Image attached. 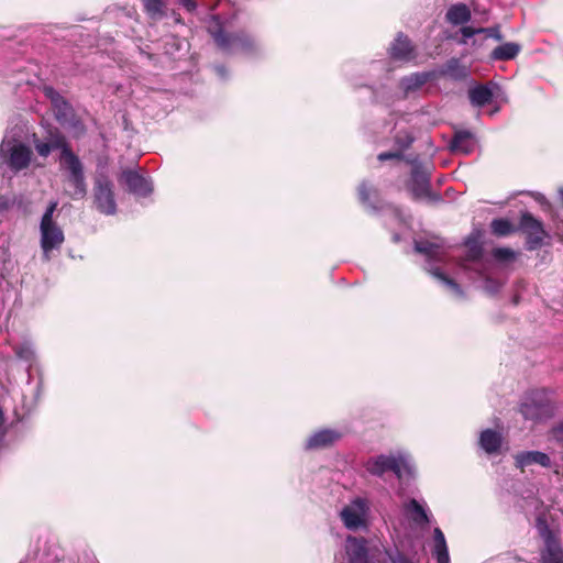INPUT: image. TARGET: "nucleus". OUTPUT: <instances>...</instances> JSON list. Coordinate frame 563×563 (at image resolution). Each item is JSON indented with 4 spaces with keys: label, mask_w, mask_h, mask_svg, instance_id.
Segmentation results:
<instances>
[{
    "label": "nucleus",
    "mask_w": 563,
    "mask_h": 563,
    "mask_svg": "<svg viewBox=\"0 0 563 563\" xmlns=\"http://www.w3.org/2000/svg\"><path fill=\"white\" fill-rule=\"evenodd\" d=\"M213 25L208 27V33L213 38L216 45L224 52L241 51L252 53L256 45L254 38L245 31L234 33L227 32L218 16H213Z\"/></svg>",
    "instance_id": "nucleus-1"
},
{
    "label": "nucleus",
    "mask_w": 563,
    "mask_h": 563,
    "mask_svg": "<svg viewBox=\"0 0 563 563\" xmlns=\"http://www.w3.org/2000/svg\"><path fill=\"white\" fill-rule=\"evenodd\" d=\"M526 420L541 421L553 417L555 411L551 393L545 389L532 390L519 407Z\"/></svg>",
    "instance_id": "nucleus-2"
},
{
    "label": "nucleus",
    "mask_w": 563,
    "mask_h": 563,
    "mask_svg": "<svg viewBox=\"0 0 563 563\" xmlns=\"http://www.w3.org/2000/svg\"><path fill=\"white\" fill-rule=\"evenodd\" d=\"M92 206L104 216H114L118 211L114 185L107 175L100 174L93 179Z\"/></svg>",
    "instance_id": "nucleus-3"
},
{
    "label": "nucleus",
    "mask_w": 563,
    "mask_h": 563,
    "mask_svg": "<svg viewBox=\"0 0 563 563\" xmlns=\"http://www.w3.org/2000/svg\"><path fill=\"white\" fill-rule=\"evenodd\" d=\"M57 208V202L52 201L47 206L40 224L41 247L46 257L55 250L59 249L65 241L64 232L53 220V214Z\"/></svg>",
    "instance_id": "nucleus-4"
},
{
    "label": "nucleus",
    "mask_w": 563,
    "mask_h": 563,
    "mask_svg": "<svg viewBox=\"0 0 563 563\" xmlns=\"http://www.w3.org/2000/svg\"><path fill=\"white\" fill-rule=\"evenodd\" d=\"M411 177L407 185L415 200L428 199L429 201L439 202L441 196L431 191L430 170L420 163L411 162Z\"/></svg>",
    "instance_id": "nucleus-5"
},
{
    "label": "nucleus",
    "mask_w": 563,
    "mask_h": 563,
    "mask_svg": "<svg viewBox=\"0 0 563 563\" xmlns=\"http://www.w3.org/2000/svg\"><path fill=\"white\" fill-rule=\"evenodd\" d=\"M60 166L68 170L66 178V194L74 200L85 198L87 195V184L84 173V165L78 156L60 163Z\"/></svg>",
    "instance_id": "nucleus-6"
},
{
    "label": "nucleus",
    "mask_w": 563,
    "mask_h": 563,
    "mask_svg": "<svg viewBox=\"0 0 563 563\" xmlns=\"http://www.w3.org/2000/svg\"><path fill=\"white\" fill-rule=\"evenodd\" d=\"M518 230L526 235V249L528 251L540 249L543 240L548 236L543 223L528 211L521 213Z\"/></svg>",
    "instance_id": "nucleus-7"
},
{
    "label": "nucleus",
    "mask_w": 563,
    "mask_h": 563,
    "mask_svg": "<svg viewBox=\"0 0 563 563\" xmlns=\"http://www.w3.org/2000/svg\"><path fill=\"white\" fill-rule=\"evenodd\" d=\"M406 461L401 454L385 455L380 454L368 459L364 466L366 471L374 476L383 477L386 472H393L398 478L402 477V467Z\"/></svg>",
    "instance_id": "nucleus-8"
},
{
    "label": "nucleus",
    "mask_w": 563,
    "mask_h": 563,
    "mask_svg": "<svg viewBox=\"0 0 563 563\" xmlns=\"http://www.w3.org/2000/svg\"><path fill=\"white\" fill-rule=\"evenodd\" d=\"M119 181L126 186V190L139 197H147L152 194L151 181L135 170H123Z\"/></svg>",
    "instance_id": "nucleus-9"
},
{
    "label": "nucleus",
    "mask_w": 563,
    "mask_h": 563,
    "mask_svg": "<svg viewBox=\"0 0 563 563\" xmlns=\"http://www.w3.org/2000/svg\"><path fill=\"white\" fill-rule=\"evenodd\" d=\"M31 158L32 151L23 143L11 145L8 150V155H3L4 163L15 173L27 168Z\"/></svg>",
    "instance_id": "nucleus-10"
},
{
    "label": "nucleus",
    "mask_w": 563,
    "mask_h": 563,
    "mask_svg": "<svg viewBox=\"0 0 563 563\" xmlns=\"http://www.w3.org/2000/svg\"><path fill=\"white\" fill-rule=\"evenodd\" d=\"M342 438V433L334 429H321L311 434L305 443L308 451L322 450L333 445Z\"/></svg>",
    "instance_id": "nucleus-11"
},
{
    "label": "nucleus",
    "mask_w": 563,
    "mask_h": 563,
    "mask_svg": "<svg viewBox=\"0 0 563 563\" xmlns=\"http://www.w3.org/2000/svg\"><path fill=\"white\" fill-rule=\"evenodd\" d=\"M494 89H498V86L493 81L471 87L467 92L470 102L476 108L490 104L495 97Z\"/></svg>",
    "instance_id": "nucleus-12"
},
{
    "label": "nucleus",
    "mask_w": 563,
    "mask_h": 563,
    "mask_svg": "<svg viewBox=\"0 0 563 563\" xmlns=\"http://www.w3.org/2000/svg\"><path fill=\"white\" fill-rule=\"evenodd\" d=\"M389 56L394 60L406 62L415 58V46L406 34L401 32L397 34L389 47Z\"/></svg>",
    "instance_id": "nucleus-13"
},
{
    "label": "nucleus",
    "mask_w": 563,
    "mask_h": 563,
    "mask_svg": "<svg viewBox=\"0 0 563 563\" xmlns=\"http://www.w3.org/2000/svg\"><path fill=\"white\" fill-rule=\"evenodd\" d=\"M46 141L54 147L55 150L60 151L59 162L63 163L70 157L77 156L73 150L70 144L68 143L66 136L58 128H49L46 132Z\"/></svg>",
    "instance_id": "nucleus-14"
},
{
    "label": "nucleus",
    "mask_w": 563,
    "mask_h": 563,
    "mask_svg": "<svg viewBox=\"0 0 563 563\" xmlns=\"http://www.w3.org/2000/svg\"><path fill=\"white\" fill-rule=\"evenodd\" d=\"M475 148V137L472 132L467 130L455 131L451 142L450 150L453 153L463 155L471 154Z\"/></svg>",
    "instance_id": "nucleus-15"
},
{
    "label": "nucleus",
    "mask_w": 563,
    "mask_h": 563,
    "mask_svg": "<svg viewBox=\"0 0 563 563\" xmlns=\"http://www.w3.org/2000/svg\"><path fill=\"white\" fill-rule=\"evenodd\" d=\"M515 464L516 467L523 471L525 467L532 464H539L543 467H549L551 465V460L548 454L540 451H523L515 455Z\"/></svg>",
    "instance_id": "nucleus-16"
},
{
    "label": "nucleus",
    "mask_w": 563,
    "mask_h": 563,
    "mask_svg": "<svg viewBox=\"0 0 563 563\" xmlns=\"http://www.w3.org/2000/svg\"><path fill=\"white\" fill-rule=\"evenodd\" d=\"M483 232L481 230H473L472 233L465 239L464 245L466 247V260L471 262H478L483 257L482 245Z\"/></svg>",
    "instance_id": "nucleus-17"
},
{
    "label": "nucleus",
    "mask_w": 563,
    "mask_h": 563,
    "mask_svg": "<svg viewBox=\"0 0 563 563\" xmlns=\"http://www.w3.org/2000/svg\"><path fill=\"white\" fill-rule=\"evenodd\" d=\"M479 446L487 454H495L499 452L503 443L501 434L493 429H486L481 432Z\"/></svg>",
    "instance_id": "nucleus-18"
},
{
    "label": "nucleus",
    "mask_w": 563,
    "mask_h": 563,
    "mask_svg": "<svg viewBox=\"0 0 563 563\" xmlns=\"http://www.w3.org/2000/svg\"><path fill=\"white\" fill-rule=\"evenodd\" d=\"M541 563H563V550L555 539L548 537L545 547L540 553Z\"/></svg>",
    "instance_id": "nucleus-19"
},
{
    "label": "nucleus",
    "mask_w": 563,
    "mask_h": 563,
    "mask_svg": "<svg viewBox=\"0 0 563 563\" xmlns=\"http://www.w3.org/2000/svg\"><path fill=\"white\" fill-rule=\"evenodd\" d=\"M471 18V10L465 3L452 4L445 13V20L453 25L467 23Z\"/></svg>",
    "instance_id": "nucleus-20"
},
{
    "label": "nucleus",
    "mask_w": 563,
    "mask_h": 563,
    "mask_svg": "<svg viewBox=\"0 0 563 563\" xmlns=\"http://www.w3.org/2000/svg\"><path fill=\"white\" fill-rule=\"evenodd\" d=\"M48 96L51 97L52 104L55 110V118L58 122H66L69 117L73 114V108L69 102L58 95L54 92L52 89L49 90Z\"/></svg>",
    "instance_id": "nucleus-21"
},
{
    "label": "nucleus",
    "mask_w": 563,
    "mask_h": 563,
    "mask_svg": "<svg viewBox=\"0 0 563 563\" xmlns=\"http://www.w3.org/2000/svg\"><path fill=\"white\" fill-rule=\"evenodd\" d=\"M404 510L406 516L416 525L422 526L429 523L426 509L415 498H411L404 505Z\"/></svg>",
    "instance_id": "nucleus-22"
},
{
    "label": "nucleus",
    "mask_w": 563,
    "mask_h": 563,
    "mask_svg": "<svg viewBox=\"0 0 563 563\" xmlns=\"http://www.w3.org/2000/svg\"><path fill=\"white\" fill-rule=\"evenodd\" d=\"M521 46L518 43L507 42L495 47L490 53L493 60H510L518 56Z\"/></svg>",
    "instance_id": "nucleus-23"
},
{
    "label": "nucleus",
    "mask_w": 563,
    "mask_h": 563,
    "mask_svg": "<svg viewBox=\"0 0 563 563\" xmlns=\"http://www.w3.org/2000/svg\"><path fill=\"white\" fill-rule=\"evenodd\" d=\"M143 11L153 21H159L166 15V0H141Z\"/></svg>",
    "instance_id": "nucleus-24"
},
{
    "label": "nucleus",
    "mask_w": 563,
    "mask_h": 563,
    "mask_svg": "<svg viewBox=\"0 0 563 563\" xmlns=\"http://www.w3.org/2000/svg\"><path fill=\"white\" fill-rule=\"evenodd\" d=\"M443 74L453 80H464L468 77L470 70L459 58H451L445 63Z\"/></svg>",
    "instance_id": "nucleus-25"
},
{
    "label": "nucleus",
    "mask_w": 563,
    "mask_h": 563,
    "mask_svg": "<svg viewBox=\"0 0 563 563\" xmlns=\"http://www.w3.org/2000/svg\"><path fill=\"white\" fill-rule=\"evenodd\" d=\"M490 230L495 236L503 238L515 233L518 228H516L508 219L497 218L490 222Z\"/></svg>",
    "instance_id": "nucleus-26"
},
{
    "label": "nucleus",
    "mask_w": 563,
    "mask_h": 563,
    "mask_svg": "<svg viewBox=\"0 0 563 563\" xmlns=\"http://www.w3.org/2000/svg\"><path fill=\"white\" fill-rule=\"evenodd\" d=\"M349 563H368L367 548L356 539H354L353 547L349 553Z\"/></svg>",
    "instance_id": "nucleus-27"
},
{
    "label": "nucleus",
    "mask_w": 563,
    "mask_h": 563,
    "mask_svg": "<svg viewBox=\"0 0 563 563\" xmlns=\"http://www.w3.org/2000/svg\"><path fill=\"white\" fill-rule=\"evenodd\" d=\"M416 252L428 256L429 258H435L439 255L440 246L429 241H416Z\"/></svg>",
    "instance_id": "nucleus-28"
},
{
    "label": "nucleus",
    "mask_w": 563,
    "mask_h": 563,
    "mask_svg": "<svg viewBox=\"0 0 563 563\" xmlns=\"http://www.w3.org/2000/svg\"><path fill=\"white\" fill-rule=\"evenodd\" d=\"M341 516L344 525L349 529H356L363 522L362 516L356 510L351 508H344Z\"/></svg>",
    "instance_id": "nucleus-29"
},
{
    "label": "nucleus",
    "mask_w": 563,
    "mask_h": 563,
    "mask_svg": "<svg viewBox=\"0 0 563 563\" xmlns=\"http://www.w3.org/2000/svg\"><path fill=\"white\" fill-rule=\"evenodd\" d=\"M376 194V188L367 180H363L357 187L358 199L363 203H368Z\"/></svg>",
    "instance_id": "nucleus-30"
},
{
    "label": "nucleus",
    "mask_w": 563,
    "mask_h": 563,
    "mask_svg": "<svg viewBox=\"0 0 563 563\" xmlns=\"http://www.w3.org/2000/svg\"><path fill=\"white\" fill-rule=\"evenodd\" d=\"M413 141L415 137L407 131H399L394 137V142L398 146V151H401V153L409 148Z\"/></svg>",
    "instance_id": "nucleus-31"
},
{
    "label": "nucleus",
    "mask_w": 563,
    "mask_h": 563,
    "mask_svg": "<svg viewBox=\"0 0 563 563\" xmlns=\"http://www.w3.org/2000/svg\"><path fill=\"white\" fill-rule=\"evenodd\" d=\"M492 254L498 262H509L515 258V252L508 247H496L493 250Z\"/></svg>",
    "instance_id": "nucleus-32"
},
{
    "label": "nucleus",
    "mask_w": 563,
    "mask_h": 563,
    "mask_svg": "<svg viewBox=\"0 0 563 563\" xmlns=\"http://www.w3.org/2000/svg\"><path fill=\"white\" fill-rule=\"evenodd\" d=\"M34 147L37 154L42 157H47L55 148L47 141H41L34 135L33 140Z\"/></svg>",
    "instance_id": "nucleus-33"
},
{
    "label": "nucleus",
    "mask_w": 563,
    "mask_h": 563,
    "mask_svg": "<svg viewBox=\"0 0 563 563\" xmlns=\"http://www.w3.org/2000/svg\"><path fill=\"white\" fill-rule=\"evenodd\" d=\"M433 555L438 563H450V555L446 543L434 545Z\"/></svg>",
    "instance_id": "nucleus-34"
},
{
    "label": "nucleus",
    "mask_w": 563,
    "mask_h": 563,
    "mask_svg": "<svg viewBox=\"0 0 563 563\" xmlns=\"http://www.w3.org/2000/svg\"><path fill=\"white\" fill-rule=\"evenodd\" d=\"M407 81L409 82L407 85L408 89H416L421 87L427 81V76L423 74H415L408 78Z\"/></svg>",
    "instance_id": "nucleus-35"
},
{
    "label": "nucleus",
    "mask_w": 563,
    "mask_h": 563,
    "mask_svg": "<svg viewBox=\"0 0 563 563\" xmlns=\"http://www.w3.org/2000/svg\"><path fill=\"white\" fill-rule=\"evenodd\" d=\"M434 275L443 283H445L448 286H450L454 291L461 294L462 290H461V287L460 285L452 278H450L449 276H446L444 273L440 272V271H437L434 272Z\"/></svg>",
    "instance_id": "nucleus-36"
},
{
    "label": "nucleus",
    "mask_w": 563,
    "mask_h": 563,
    "mask_svg": "<svg viewBox=\"0 0 563 563\" xmlns=\"http://www.w3.org/2000/svg\"><path fill=\"white\" fill-rule=\"evenodd\" d=\"M482 33L486 34L487 37H493L494 40L500 42L503 40V34L500 33L499 25L490 26V27H481Z\"/></svg>",
    "instance_id": "nucleus-37"
},
{
    "label": "nucleus",
    "mask_w": 563,
    "mask_h": 563,
    "mask_svg": "<svg viewBox=\"0 0 563 563\" xmlns=\"http://www.w3.org/2000/svg\"><path fill=\"white\" fill-rule=\"evenodd\" d=\"M460 32H461V34L463 36V40H461L460 43L466 44V40L467 38L474 36L475 34H481L482 30H481V27L475 29V27H472V26H462Z\"/></svg>",
    "instance_id": "nucleus-38"
},
{
    "label": "nucleus",
    "mask_w": 563,
    "mask_h": 563,
    "mask_svg": "<svg viewBox=\"0 0 563 563\" xmlns=\"http://www.w3.org/2000/svg\"><path fill=\"white\" fill-rule=\"evenodd\" d=\"M377 158L380 162H385V161H389V159L401 161V159H404V153H401V151L383 152V153L378 154Z\"/></svg>",
    "instance_id": "nucleus-39"
},
{
    "label": "nucleus",
    "mask_w": 563,
    "mask_h": 563,
    "mask_svg": "<svg viewBox=\"0 0 563 563\" xmlns=\"http://www.w3.org/2000/svg\"><path fill=\"white\" fill-rule=\"evenodd\" d=\"M178 2L189 13H194L198 8L197 0H178Z\"/></svg>",
    "instance_id": "nucleus-40"
},
{
    "label": "nucleus",
    "mask_w": 563,
    "mask_h": 563,
    "mask_svg": "<svg viewBox=\"0 0 563 563\" xmlns=\"http://www.w3.org/2000/svg\"><path fill=\"white\" fill-rule=\"evenodd\" d=\"M389 559L393 563H412L409 558H407L404 553L399 551H396L394 554H390Z\"/></svg>",
    "instance_id": "nucleus-41"
},
{
    "label": "nucleus",
    "mask_w": 563,
    "mask_h": 563,
    "mask_svg": "<svg viewBox=\"0 0 563 563\" xmlns=\"http://www.w3.org/2000/svg\"><path fill=\"white\" fill-rule=\"evenodd\" d=\"M433 538H434V545H441L443 543H446L445 537L440 528H435L433 531Z\"/></svg>",
    "instance_id": "nucleus-42"
},
{
    "label": "nucleus",
    "mask_w": 563,
    "mask_h": 563,
    "mask_svg": "<svg viewBox=\"0 0 563 563\" xmlns=\"http://www.w3.org/2000/svg\"><path fill=\"white\" fill-rule=\"evenodd\" d=\"M552 432L555 440L563 443V422L553 428Z\"/></svg>",
    "instance_id": "nucleus-43"
},
{
    "label": "nucleus",
    "mask_w": 563,
    "mask_h": 563,
    "mask_svg": "<svg viewBox=\"0 0 563 563\" xmlns=\"http://www.w3.org/2000/svg\"><path fill=\"white\" fill-rule=\"evenodd\" d=\"M175 21L176 23H183V19L179 14L175 18Z\"/></svg>",
    "instance_id": "nucleus-44"
},
{
    "label": "nucleus",
    "mask_w": 563,
    "mask_h": 563,
    "mask_svg": "<svg viewBox=\"0 0 563 563\" xmlns=\"http://www.w3.org/2000/svg\"><path fill=\"white\" fill-rule=\"evenodd\" d=\"M486 284H487V286H488L489 284H495V282H494L493 279H490V278H487V279H486Z\"/></svg>",
    "instance_id": "nucleus-45"
},
{
    "label": "nucleus",
    "mask_w": 563,
    "mask_h": 563,
    "mask_svg": "<svg viewBox=\"0 0 563 563\" xmlns=\"http://www.w3.org/2000/svg\"><path fill=\"white\" fill-rule=\"evenodd\" d=\"M0 153H1V155H3V153H4V144L1 145Z\"/></svg>",
    "instance_id": "nucleus-46"
}]
</instances>
